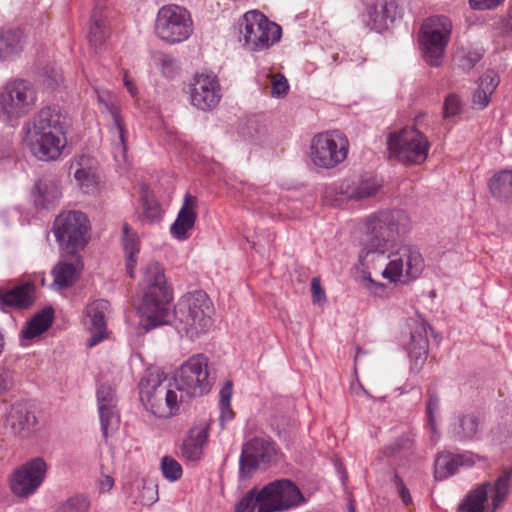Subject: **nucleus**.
<instances>
[{
	"mask_svg": "<svg viewBox=\"0 0 512 512\" xmlns=\"http://www.w3.org/2000/svg\"><path fill=\"white\" fill-rule=\"evenodd\" d=\"M123 248L126 256V270L131 278L135 275L137 255L140 251V242L136 232L131 231L127 223L123 224Z\"/></svg>",
	"mask_w": 512,
	"mask_h": 512,
	"instance_id": "34",
	"label": "nucleus"
},
{
	"mask_svg": "<svg viewBox=\"0 0 512 512\" xmlns=\"http://www.w3.org/2000/svg\"><path fill=\"white\" fill-rule=\"evenodd\" d=\"M208 428L206 423H201L189 429L180 447L182 458L192 462L201 459L203 447L208 438Z\"/></svg>",
	"mask_w": 512,
	"mask_h": 512,
	"instance_id": "26",
	"label": "nucleus"
},
{
	"mask_svg": "<svg viewBox=\"0 0 512 512\" xmlns=\"http://www.w3.org/2000/svg\"><path fill=\"white\" fill-rule=\"evenodd\" d=\"M440 408V401L437 396L430 395L426 405V413L428 417V423L433 432H436V414Z\"/></svg>",
	"mask_w": 512,
	"mask_h": 512,
	"instance_id": "50",
	"label": "nucleus"
},
{
	"mask_svg": "<svg viewBox=\"0 0 512 512\" xmlns=\"http://www.w3.org/2000/svg\"><path fill=\"white\" fill-rule=\"evenodd\" d=\"M47 473V463L42 457H35L17 468L10 479L14 495L27 498L34 494L43 483Z\"/></svg>",
	"mask_w": 512,
	"mask_h": 512,
	"instance_id": "16",
	"label": "nucleus"
},
{
	"mask_svg": "<svg viewBox=\"0 0 512 512\" xmlns=\"http://www.w3.org/2000/svg\"><path fill=\"white\" fill-rule=\"evenodd\" d=\"M90 500L84 495H75L61 502L55 512H89Z\"/></svg>",
	"mask_w": 512,
	"mask_h": 512,
	"instance_id": "41",
	"label": "nucleus"
},
{
	"mask_svg": "<svg viewBox=\"0 0 512 512\" xmlns=\"http://www.w3.org/2000/svg\"><path fill=\"white\" fill-rule=\"evenodd\" d=\"M12 386V376L9 371L0 369V395L5 393Z\"/></svg>",
	"mask_w": 512,
	"mask_h": 512,
	"instance_id": "55",
	"label": "nucleus"
},
{
	"mask_svg": "<svg viewBox=\"0 0 512 512\" xmlns=\"http://www.w3.org/2000/svg\"><path fill=\"white\" fill-rule=\"evenodd\" d=\"M270 512H283L298 507L305 498L297 485L289 479H277L262 487Z\"/></svg>",
	"mask_w": 512,
	"mask_h": 512,
	"instance_id": "17",
	"label": "nucleus"
},
{
	"mask_svg": "<svg viewBox=\"0 0 512 512\" xmlns=\"http://www.w3.org/2000/svg\"><path fill=\"white\" fill-rule=\"evenodd\" d=\"M358 389L363 392L364 394H366V390L363 388V386H361L360 384L358 385Z\"/></svg>",
	"mask_w": 512,
	"mask_h": 512,
	"instance_id": "63",
	"label": "nucleus"
},
{
	"mask_svg": "<svg viewBox=\"0 0 512 512\" xmlns=\"http://www.w3.org/2000/svg\"><path fill=\"white\" fill-rule=\"evenodd\" d=\"M392 481H393L394 485L396 486L397 490H399V488H402L405 486L403 480L401 479V477L398 474H394Z\"/></svg>",
	"mask_w": 512,
	"mask_h": 512,
	"instance_id": "61",
	"label": "nucleus"
},
{
	"mask_svg": "<svg viewBox=\"0 0 512 512\" xmlns=\"http://www.w3.org/2000/svg\"><path fill=\"white\" fill-rule=\"evenodd\" d=\"M44 74L47 78V84L50 87H55L62 82V74L55 67L46 68Z\"/></svg>",
	"mask_w": 512,
	"mask_h": 512,
	"instance_id": "53",
	"label": "nucleus"
},
{
	"mask_svg": "<svg viewBox=\"0 0 512 512\" xmlns=\"http://www.w3.org/2000/svg\"><path fill=\"white\" fill-rule=\"evenodd\" d=\"M142 281L145 288L138 311L140 325L148 332L170 322L172 295L166 286L164 270L157 262L145 266Z\"/></svg>",
	"mask_w": 512,
	"mask_h": 512,
	"instance_id": "3",
	"label": "nucleus"
},
{
	"mask_svg": "<svg viewBox=\"0 0 512 512\" xmlns=\"http://www.w3.org/2000/svg\"><path fill=\"white\" fill-rule=\"evenodd\" d=\"M172 380L187 401L209 392L212 379L208 371L207 357L203 354L190 357L180 366Z\"/></svg>",
	"mask_w": 512,
	"mask_h": 512,
	"instance_id": "10",
	"label": "nucleus"
},
{
	"mask_svg": "<svg viewBox=\"0 0 512 512\" xmlns=\"http://www.w3.org/2000/svg\"><path fill=\"white\" fill-rule=\"evenodd\" d=\"M116 397L110 385L103 384L97 390V403L100 416L101 430L105 438L109 431L117 428L119 414L116 408Z\"/></svg>",
	"mask_w": 512,
	"mask_h": 512,
	"instance_id": "23",
	"label": "nucleus"
},
{
	"mask_svg": "<svg viewBox=\"0 0 512 512\" xmlns=\"http://www.w3.org/2000/svg\"><path fill=\"white\" fill-rule=\"evenodd\" d=\"M348 148V139L340 131L321 133L312 139L311 160L318 167L330 169L347 158Z\"/></svg>",
	"mask_w": 512,
	"mask_h": 512,
	"instance_id": "14",
	"label": "nucleus"
},
{
	"mask_svg": "<svg viewBox=\"0 0 512 512\" xmlns=\"http://www.w3.org/2000/svg\"><path fill=\"white\" fill-rule=\"evenodd\" d=\"M504 0H469L470 6L476 10L493 9Z\"/></svg>",
	"mask_w": 512,
	"mask_h": 512,
	"instance_id": "54",
	"label": "nucleus"
},
{
	"mask_svg": "<svg viewBox=\"0 0 512 512\" xmlns=\"http://www.w3.org/2000/svg\"><path fill=\"white\" fill-rule=\"evenodd\" d=\"M25 44V34L20 28L0 30V58L19 54Z\"/></svg>",
	"mask_w": 512,
	"mask_h": 512,
	"instance_id": "32",
	"label": "nucleus"
},
{
	"mask_svg": "<svg viewBox=\"0 0 512 512\" xmlns=\"http://www.w3.org/2000/svg\"><path fill=\"white\" fill-rule=\"evenodd\" d=\"M390 158L405 164L423 163L430 149L427 137L414 127H405L387 137Z\"/></svg>",
	"mask_w": 512,
	"mask_h": 512,
	"instance_id": "7",
	"label": "nucleus"
},
{
	"mask_svg": "<svg viewBox=\"0 0 512 512\" xmlns=\"http://www.w3.org/2000/svg\"><path fill=\"white\" fill-rule=\"evenodd\" d=\"M511 474L503 472L494 483L486 481L471 490L459 504L460 512H484L485 503L490 495L492 512L506 500L510 489Z\"/></svg>",
	"mask_w": 512,
	"mask_h": 512,
	"instance_id": "13",
	"label": "nucleus"
},
{
	"mask_svg": "<svg viewBox=\"0 0 512 512\" xmlns=\"http://www.w3.org/2000/svg\"><path fill=\"white\" fill-rule=\"evenodd\" d=\"M289 91V84L284 75L278 73L273 76L271 83V95L273 97H283Z\"/></svg>",
	"mask_w": 512,
	"mask_h": 512,
	"instance_id": "49",
	"label": "nucleus"
},
{
	"mask_svg": "<svg viewBox=\"0 0 512 512\" xmlns=\"http://www.w3.org/2000/svg\"><path fill=\"white\" fill-rule=\"evenodd\" d=\"M500 83L499 76L493 70L486 71L479 79V87L472 97L473 104L484 109L491 101V96Z\"/></svg>",
	"mask_w": 512,
	"mask_h": 512,
	"instance_id": "31",
	"label": "nucleus"
},
{
	"mask_svg": "<svg viewBox=\"0 0 512 512\" xmlns=\"http://www.w3.org/2000/svg\"><path fill=\"white\" fill-rule=\"evenodd\" d=\"M240 40L253 52L269 49L282 35L281 27L271 22L263 13L251 10L243 15L240 23Z\"/></svg>",
	"mask_w": 512,
	"mask_h": 512,
	"instance_id": "6",
	"label": "nucleus"
},
{
	"mask_svg": "<svg viewBox=\"0 0 512 512\" xmlns=\"http://www.w3.org/2000/svg\"><path fill=\"white\" fill-rule=\"evenodd\" d=\"M161 471L163 476L171 482L179 480L183 473L179 462L170 456H164L161 459Z\"/></svg>",
	"mask_w": 512,
	"mask_h": 512,
	"instance_id": "45",
	"label": "nucleus"
},
{
	"mask_svg": "<svg viewBox=\"0 0 512 512\" xmlns=\"http://www.w3.org/2000/svg\"><path fill=\"white\" fill-rule=\"evenodd\" d=\"M90 224L81 211H64L59 214L53 225V232L59 245L73 253L86 246L89 240Z\"/></svg>",
	"mask_w": 512,
	"mask_h": 512,
	"instance_id": "11",
	"label": "nucleus"
},
{
	"mask_svg": "<svg viewBox=\"0 0 512 512\" xmlns=\"http://www.w3.org/2000/svg\"><path fill=\"white\" fill-rule=\"evenodd\" d=\"M232 397V383L227 381L220 390L219 406L221 409L220 423L223 426L225 422L233 419L234 413L230 407Z\"/></svg>",
	"mask_w": 512,
	"mask_h": 512,
	"instance_id": "43",
	"label": "nucleus"
},
{
	"mask_svg": "<svg viewBox=\"0 0 512 512\" xmlns=\"http://www.w3.org/2000/svg\"><path fill=\"white\" fill-rule=\"evenodd\" d=\"M154 29L156 36L162 41L178 44L192 35L193 20L186 8L169 4L158 10Z\"/></svg>",
	"mask_w": 512,
	"mask_h": 512,
	"instance_id": "9",
	"label": "nucleus"
},
{
	"mask_svg": "<svg viewBox=\"0 0 512 512\" xmlns=\"http://www.w3.org/2000/svg\"><path fill=\"white\" fill-rule=\"evenodd\" d=\"M475 461L476 456L471 452L464 454L442 452L435 460V478L438 480L445 479L454 475L458 467H471L475 464Z\"/></svg>",
	"mask_w": 512,
	"mask_h": 512,
	"instance_id": "25",
	"label": "nucleus"
},
{
	"mask_svg": "<svg viewBox=\"0 0 512 512\" xmlns=\"http://www.w3.org/2000/svg\"><path fill=\"white\" fill-rule=\"evenodd\" d=\"M54 311L48 307L36 313L22 331V336L26 339H33L49 329L53 322Z\"/></svg>",
	"mask_w": 512,
	"mask_h": 512,
	"instance_id": "35",
	"label": "nucleus"
},
{
	"mask_svg": "<svg viewBox=\"0 0 512 512\" xmlns=\"http://www.w3.org/2000/svg\"><path fill=\"white\" fill-rule=\"evenodd\" d=\"M36 421L34 413L23 403L11 405L5 415V427L14 435L22 437L29 435Z\"/></svg>",
	"mask_w": 512,
	"mask_h": 512,
	"instance_id": "24",
	"label": "nucleus"
},
{
	"mask_svg": "<svg viewBox=\"0 0 512 512\" xmlns=\"http://www.w3.org/2000/svg\"><path fill=\"white\" fill-rule=\"evenodd\" d=\"M412 228L409 215L403 210H387L370 215L365 220L363 250L360 258L369 254H385L389 262L382 276L391 282L402 277L417 278L424 269V259L418 249L401 244Z\"/></svg>",
	"mask_w": 512,
	"mask_h": 512,
	"instance_id": "1",
	"label": "nucleus"
},
{
	"mask_svg": "<svg viewBox=\"0 0 512 512\" xmlns=\"http://www.w3.org/2000/svg\"><path fill=\"white\" fill-rule=\"evenodd\" d=\"M414 322L415 326L411 331L408 354L411 371L419 373L427 360L429 350L427 331L428 329L432 330V328L422 320H416Z\"/></svg>",
	"mask_w": 512,
	"mask_h": 512,
	"instance_id": "22",
	"label": "nucleus"
},
{
	"mask_svg": "<svg viewBox=\"0 0 512 512\" xmlns=\"http://www.w3.org/2000/svg\"><path fill=\"white\" fill-rule=\"evenodd\" d=\"M110 304L105 299H98L88 304L84 310V325L90 332L87 340L88 347H94L108 337L105 313Z\"/></svg>",
	"mask_w": 512,
	"mask_h": 512,
	"instance_id": "20",
	"label": "nucleus"
},
{
	"mask_svg": "<svg viewBox=\"0 0 512 512\" xmlns=\"http://www.w3.org/2000/svg\"><path fill=\"white\" fill-rule=\"evenodd\" d=\"M161 207L160 205L153 199H149L145 197L143 199V210L140 215V219L142 222L152 223L161 218Z\"/></svg>",
	"mask_w": 512,
	"mask_h": 512,
	"instance_id": "47",
	"label": "nucleus"
},
{
	"mask_svg": "<svg viewBox=\"0 0 512 512\" xmlns=\"http://www.w3.org/2000/svg\"><path fill=\"white\" fill-rule=\"evenodd\" d=\"M400 496H401V499L402 501L408 505L409 503H411L412 501V498H411V495L409 493V490L406 488V486L402 487V488H399L398 490Z\"/></svg>",
	"mask_w": 512,
	"mask_h": 512,
	"instance_id": "59",
	"label": "nucleus"
},
{
	"mask_svg": "<svg viewBox=\"0 0 512 512\" xmlns=\"http://www.w3.org/2000/svg\"><path fill=\"white\" fill-rule=\"evenodd\" d=\"M412 447V441L407 437H401L391 444L385 446L381 450V454L384 457H393L403 449H410Z\"/></svg>",
	"mask_w": 512,
	"mask_h": 512,
	"instance_id": "48",
	"label": "nucleus"
},
{
	"mask_svg": "<svg viewBox=\"0 0 512 512\" xmlns=\"http://www.w3.org/2000/svg\"><path fill=\"white\" fill-rule=\"evenodd\" d=\"M235 512H270L262 488L248 491L235 505Z\"/></svg>",
	"mask_w": 512,
	"mask_h": 512,
	"instance_id": "36",
	"label": "nucleus"
},
{
	"mask_svg": "<svg viewBox=\"0 0 512 512\" xmlns=\"http://www.w3.org/2000/svg\"><path fill=\"white\" fill-rule=\"evenodd\" d=\"M123 83H124V86L126 87L127 91L130 93L131 96L134 97V96L137 95V93H138L137 87L134 84V82L128 77L127 72L124 73Z\"/></svg>",
	"mask_w": 512,
	"mask_h": 512,
	"instance_id": "56",
	"label": "nucleus"
},
{
	"mask_svg": "<svg viewBox=\"0 0 512 512\" xmlns=\"http://www.w3.org/2000/svg\"><path fill=\"white\" fill-rule=\"evenodd\" d=\"M190 103L199 110L210 111L217 107L222 94L215 75L196 74L189 84Z\"/></svg>",
	"mask_w": 512,
	"mask_h": 512,
	"instance_id": "18",
	"label": "nucleus"
},
{
	"mask_svg": "<svg viewBox=\"0 0 512 512\" xmlns=\"http://www.w3.org/2000/svg\"><path fill=\"white\" fill-rule=\"evenodd\" d=\"M138 387L144 408L158 418L177 415L180 405L187 402L172 378L158 368L145 370Z\"/></svg>",
	"mask_w": 512,
	"mask_h": 512,
	"instance_id": "4",
	"label": "nucleus"
},
{
	"mask_svg": "<svg viewBox=\"0 0 512 512\" xmlns=\"http://www.w3.org/2000/svg\"><path fill=\"white\" fill-rule=\"evenodd\" d=\"M156 65L161 69L162 74L167 78H174L179 70L175 58L169 54L158 53L154 56Z\"/></svg>",
	"mask_w": 512,
	"mask_h": 512,
	"instance_id": "44",
	"label": "nucleus"
},
{
	"mask_svg": "<svg viewBox=\"0 0 512 512\" xmlns=\"http://www.w3.org/2000/svg\"><path fill=\"white\" fill-rule=\"evenodd\" d=\"M11 155V144L9 140L3 141L0 146V160L10 157Z\"/></svg>",
	"mask_w": 512,
	"mask_h": 512,
	"instance_id": "58",
	"label": "nucleus"
},
{
	"mask_svg": "<svg viewBox=\"0 0 512 512\" xmlns=\"http://www.w3.org/2000/svg\"><path fill=\"white\" fill-rule=\"evenodd\" d=\"M482 58L479 50L460 51L455 55V61L463 71H470Z\"/></svg>",
	"mask_w": 512,
	"mask_h": 512,
	"instance_id": "46",
	"label": "nucleus"
},
{
	"mask_svg": "<svg viewBox=\"0 0 512 512\" xmlns=\"http://www.w3.org/2000/svg\"><path fill=\"white\" fill-rule=\"evenodd\" d=\"M97 95V101L101 106V111L106 112L112 118L110 132L113 136V147L115 153H125L126 150V130L123 118L120 114V108L116 96L107 90L94 89Z\"/></svg>",
	"mask_w": 512,
	"mask_h": 512,
	"instance_id": "19",
	"label": "nucleus"
},
{
	"mask_svg": "<svg viewBox=\"0 0 512 512\" xmlns=\"http://www.w3.org/2000/svg\"><path fill=\"white\" fill-rule=\"evenodd\" d=\"M452 32V22L444 15L427 18L421 26L419 43L425 61L439 66Z\"/></svg>",
	"mask_w": 512,
	"mask_h": 512,
	"instance_id": "8",
	"label": "nucleus"
},
{
	"mask_svg": "<svg viewBox=\"0 0 512 512\" xmlns=\"http://www.w3.org/2000/svg\"><path fill=\"white\" fill-rule=\"evenodd\" d=\"M33 199L36 206L49 208L61 197L58 184L50 179H39L33 189Z\"/></svg>",
	"mask_w": 512,
	"mask_h": 512,
	"instance_id": "30",
	"label": "nucleus"
},
{
	"mask_svg": "<svg viewBox=\"0 0 512 512\" xmlns=\"http://www.w3.org/2000/svg\"><path fill=\"white\" fill-rule=\"evenodd\" d=\"M196 206L197 198L191 194H186L177 218L170 227V232L174 238L178 240L187 238V232L193 228L197 218Z\"/></svg>",
	"mask_w": 512,
	"mask_h": 512,
	"instance_id": "27",
	"label": "nucleus"
},
{
	"mask_svg": "<svg viewBox=\"0 0 512 512\" xmlns=\"http://www.w3.org/2000/svg\"><path fill=\"white\" fill-rule=\"evenodd\" d=\"M362 353H364V351H362V349H361L360 347H357V349H356V356H355V360H356V359L358 358V356H359L360 354H362Z\"/></svg>",
	"mask_w": 512,
	"mask_h": 512,
	"instance_id": "62",
	"label": "nucleus"
},
{
	"mask_svg": "<svg viewBox=\"0 0 512 512\" xmlns=\"http://www.w3.org/2000/svg\"><path fill=\"white\" fill-rule=\"evenodd\" d=\"M460 109V101L457 96L449 95L444 103V117H452L458 113Z\"/></svg>",
	"mask_w": 512,
	"mask_h": 512,
	"instance_id": "52",
	"label": "nucleus"
},
{
	"mask_svg": "<svg viewBox=\"0 0 512 512\" xmlns=\"http://www.w3.org/2000/svg\"><path fill=\"white\" fill-rule=\"evenodd\" d=\"M68 126L67 113L61 107L42 108L27 127L25 141L32 154L41 161L56 160L66 145Z\"/></svg>",
	"mask_w": 512,
	"mask_h": 512,
	"instance_id": "2",
	"label": "nucleus"
},
{
	"mask_svg": "<svg viewBox=\"0 0 512 512\" xmlns=\"http://www.w3.org/2000/svg\"><path fill=\"white\" fill-rule=\"evenodd\" d=\"M139 490L134 502L142 505H151L158 499L157 486L152 481L142 480L137 484Z\"/></svg>",
	"mask_w": 512,
	"mask_h": 512,
	"instance_id": "42",
	"label": "nucleus"
},
{
	"mask_svg": "<svg viewBox=\"0 0 512 512\" xmlns=\"http://www.w3.org/2000/svg\"><path fill=\"white\" fill-rule=\"evenodd\" d=\"M34 285L32 283H24L12 288L0 286V306L24 309L33 303Z\"/></svg>",
	"mask_w": 512,
	"mask_h": 512,
	"instance_id": "28",
	"label": "nucleus"
},
{
	"mask_svg": "<svg viewBox=\"0 0 512 512\" xmlns=\"http://www.w3.org/2000/svg\"><path fill=\"white\" fill-rule=\"evenodd\" d=\"M489 186L492 195L498 199L512 197V171L504 170L494 175Z\"/></svg>",
	"mask_w": 512,
	"mask_h": 512,
	"instance_id": "37",
	"label": "nucleus"
},
{
	"mask_svg": "<svg viewBox=\"0 0 512 512\" xmlns=\"http://www.w3.org/2000/svg\"><path fill=\"white\" fill-rule=\"evenodd\" d=\"M312 300L314 304L323 305L327 302L326 294L321 287L318 277H314L311 281Z\"/></svg>",
	"mask_w": 512,
	"mask_h": 512,
	"instance_id": "51",
	"label": "nucleus"
},
{
	"mask_svg": "<svg viewBox=\"0 0 512 512\" xmlns=\"http://www.w3.org/2000/svg\"><path fill=\"white\" fill-rule=\"evenodd\" d=\"M114 480L110 476H105L104 479L101 481V488L104 491H108L113 487Z\"/></svg>",
	"mask_w": 512,
	"mask_h": 512,
	"instance_id": "60",
	"label": "nucleus"
},
{
	"mask_svg": "<svg viewBox=\"0 0 512 512\" xmlns=\"http://www.w3.org/2000/svg\"><path fill=\"white\" fill-rule=\"evenodd\" d=\"M402 17L395 0H381L367 7L364 22L371 30L382 32Z\"/></svg>",
	"mask_w": 512,
	"mask_h": 512,
	"instance_id": "21",
	"label": "nucleus"
},
{
	"mask_svg": "<svg viewBox=\"0 0 512 512\" xmlns=\"http://www.w3.org/2000/svg\"><path fill=\"white\" fill-rule=\"evenodd\" d=\"M479 419L474 414L460 416L450 428V436L455 441H470L479 432Z\"/></svg>",
	"mask_w": 512,
	"mask_h": 512,
	"instance_id": "33",
	"label": "nucleus"
},
{
	"mask_svg": "<svg viewBox=\"0 0 512 512\" xmlns=\"http://www.w3.org/2000/svg\"><path fill=\"white\" fill-rule=\"evenodd\" d=\"M277 448L269 439L254 437L242 447L239 473L249 478L257 469H266L277 462Z\"/></svg>",
	"mask_w": 512,
	"mask_h": 512,
	"instance_id": "15",
	"label": "nucleus"
},
{
	"mask_svg": "<svg viewBox=\"0 0 512 512\" xmlns=\"http://www.w3.org/2000/svg\"><path fill=\"white\" fill-rule=\"evenodd\" d=\"M213 304L208 295L197 290L184 295L174 312L176 328L189 338L206 333L212 325Z\"/></svg>",
	"mask_w": 512,
	"mask_h": 512,
	"instance_id": "5",
	"label": "nucleus"
},
{
	"mask_svg": "<svg viewBox=\"0 0 512 512\" xmlns=\"http://www.w3.org/2000/svg\"><path fill=\"white\" fill-rule=\"evenodd\" d=\"M54 284L59 288H67L73 284L76 278V267L72 263L60 262L52 271Z\"/></svg>",
	"mask_w": 512,
	"mask_h": 512,
	"instance_id": "40",
	"label": "nucleus"
},
{
	"mask_svg": "<svg viewBox=\"0 0 512 512\" xmlns=\"http://www.w3.org/2000/svg\"><path fill=\"white\" fill-rule=\"evenodd\" d=\"M108 31L102 12L99 8L93 10L91 16V25L89 28V42L95 49L100 48L107 37Z\"/></svg>",
	"mask_w": 512,
	"mask_h": 512,
	"instance_id": "38",
	"label": "nucleus"
},
{
	"mask_svg": "<svg viewBox=\"0 0 512 512\" xmlns=\"http://www.w3.org/2000/svg\"><path fill=\"white\" fill-rule=\"evenodd\" d=\"M36 101V89L27 80L15 79L0 88V109L10 121L26 116L35 107Z\"/></svg>",
	"mask_w": 512,
	"mask_h": 512,
	"instance_id": "12",
	"label": "nucleus"
},
{
	"mask_svg": "<svg viewBox=\"0 0 512 512\" xmlns=\"http://www.w3.org/2000/svg\"><path fill=\"white\" fill-rule=\"evenodd\" d=\"M363 280L366 282L367 288L375 293L377 289H384L385 287L383 284L375 282L370 276H364Z\"/></svg>",
	"mask_w": 512,
	"mask_h": 512,
	"instance_id": "57",
	"label": "nucleus"
},
{
	"mask_svg": "<svg viewBox=\"0 0 512 512\" xmlns=\"http://www.w3.org/2000/svg\"><path fill=\"white\" fill-rule=\"evenodd\" d=\"M380 184L375 177H369L356 183L353 187L346 190L348 198L353 200H363L370 198L378 192Z\"/></svg>",
	"mask_w": 512,
	"mask_h": 512,
	"instance_id": "39",
	"label": "nucleus"
},
{
	"mask_svg": "<svg viewBox=\"0 0 512 512\" xmlns=\"http://www.w3.org/2000/svg\"><path fill=\"white\" fill-rule=\"evenodd\" d=\"M74 178L80 189L87 194L94 193L98 186V176L94 167V160L82 155L71 164Z\"/></svg>",
	"mask_w": 512,
	"mask_h": 512,
	"instance_id": "29",
	"label": "nucleus"
}]
</instances>
